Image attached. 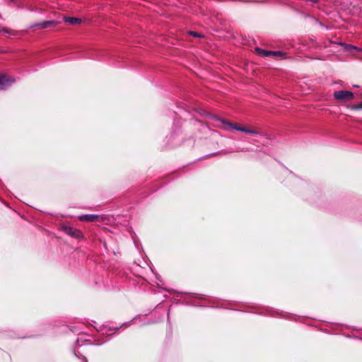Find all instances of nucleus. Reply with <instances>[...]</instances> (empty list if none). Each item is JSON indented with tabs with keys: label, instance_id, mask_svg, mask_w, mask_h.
Instances as JSON below:
<instances>
[{
	"label": "nucleus",
	"instance_id": "nucleus-1",
	"mask_svg": "<svg viewBox=\"0 0 362 362\" xmlns=\"http://www.w3.org/2000/svg\"><path fill=\"white\" fill-rule=\"evenodd\" d=\"M212 119L215 122L218 123L216 125L217 127L222 128L224 130H229V129H235V130H237L239 132H245L246 134H252V135L259 134V132L257 131L256 129H250L245 128L244 127H241L237 124L231 123L224 119L220 118L216 116H213Z\"/></svg>",
	"mask_w": 362,
	"mask_h": 362
},
{
	"label": "nucleus",
	"instance_id": "nucleus-2",
	"mask_svg": "<svg viewBox=\"0 0 362 362\" xmlns=\"http://www.w3.org/2000/svg\"><path fill=\"white\" fill-rule=\"evenodd\" d=\"M334 98L339 101H349L354 98V93L347 90H338L334 93Z\"/></svg>",
	"mask_w": 362,
	"mask_h": 362
},
{
	"label": "nucleus",
	"instance_id": "nucleus-3",
	"mask_svg": "<svg viewBox=\"0 0 362 362\" xmlns=\"http://www.w3.org/2000/svg\"><path fill=\"white\" fill-rule=\"evenodd\" d=\"M64 231L69 235H71V236L74 237L78 239L82 238L83 236L82 232L80 230L72 228V227H69V226L64 227Z\"/></svg>",
	"mask_w": 362,
	"mask_h": 362
},
{
	"label": "nucleus",
	"instance_id": "nucleus-4",
	"mask_svg": "<svg viewBox=\"0 0 362 362\" xmlns=\"http://www.w3.org/2000/svg\"><path fill=\"white\" fill-rule=\"evenodd\" d=\"M57 24V22H56L54 21H44V22L39 23L33 24V25H30L29 28L33 29V28H38L40 29H46V28L50 27L51 25H55Z\"/></svg>",
	"mask_w": 362,
	"mask_h": 362
},
{
	"label": "nucleus",
	"instance_id": "nucleus-5",
	"mask_svg": "<svg viewBox=\"0 0 362 362\" xmlns=\"http://www.w3.org/2000/svg\"><path fill=\"white\" fill-rule=\"evenodd\" d=\"M78 220L86 222H94L99 219V216L95 214H84L78 216Z\"/></svg>",
	"mask_w": 362,
	"mask_h": 362
},
{
	"label": "nucleus",
	"instance_id": "nucleus-6",
	"mask_svg": "<svg viewBox=\"0 0 362 362\" xmlns=\"http://www.w3.org/2000/svg\"><path fill=\"white\" fill-rule=\"evenodd\" d=\"M13 81V80L9 79L4 75H0V89L6 88L8 85H10Z\"/></svg>",
	"mask_w": 362,
	"mask_h": 362
},
{
	"label": "nucleus",
	"instance_id": "nucleus-7",
	"mask_svg": "<svg viewBox=\"0 0 362 362\" xmlns=\"http://www.w3.org/2000/svg\"><path fill=\"white\" fill-rule=\"evenodd\" d=\"M64 21L66 23H69L72 25L79 24L81 22V19L75 17H64Z\"/></svg>",
	"mask_w": 362,
	"mask_h": 362
},
{
	"label": "nucleus",
	"instance_id": "nucleus-8",
	"mask_svg": "<svg viewBox=\"0 0 362 362\" xmlns=\"http://www.w3.org/2000/svg\"><path fill=\"white\" fill-rule=\"evenodd\" d=\"M255 51L257 53H258L259 54H260L263 57H271V51L264 50L259 47L255 48Z\"/></svg>",
	"mask_w": 362,
	"mask_h": 362
},
{
	"label": "nucleus",
	"instance_id": "nucleus-9",
	"mask_svg": "<svg viewBox=\"0 0 362 362\" xmlns=\"http://www.w3.org/2000/svg\"><path fill=\"white\" fill-rule=\"evenodd\" d=\"M285 53L281 51H271V57H283Z\"/></svg>",
	"mask_w": 362,
	"mask_h": 362
},
{
	"label": "nucleus",
	"instance_id": "nucleus-10",
	"mask_svg": "<svg viewBox=\"0 0 362 362\" xmlns=\"http://www.w3.org/2000/svg\"><path fill=\"white\" fill-rule=\"evenodd\" d=\"M5 33H7V34H9V35H13L14 31H13L11 29H8V28H4L2 30Z\"/></svg>",
	"mask_w": 362,
	"mask_h": 362
},
{
	"label": "nucleus",
	"instance_id": "nucleus-11",
	"mask_svg": "<svg viewBox=\"0 0 362 362\" xmlns=\"http://www.w3.org/2000/svg\"><path fill=\"white\" fill-rule=\"evenodd\" d=\"M345 49L346 50H350L351 49H358V48L356 47H354V46H352V45H345Z\"/></svg>",
	"mask_w": 362,
	"mask_h": 362
},
{
	"label": "nucleus",
	"instance_id": "nucleus-12",
	"mask_svg": "<svg viewBox=\"0 0 362 362\" xmlns=\"http://www.w3.org/2000/svg\"><path fill=\"white\" fill-rule=\"evenodd\" d=\"M352 109L354 110H361L362 109V102L358 105H354Z\"/></svg>",
	"mask_w": 362,
	"mask_h": 362
},
{
	"label": "nucleus",
	"instance_id": "nucleus-13",
	"mask_svg": "<svg viewBox=\"0 0 362 362\" xmlns=\"http://www.w3.org/2000/svg\"><path fill=\"white\" fill-rule=\"evenodd\" d=\"M189 34H190L191 35L194 36V37H200V36H201L199 33H196V32H194V31H191V32H189Z\"/></svg>",
	"mask_w": 362,
	"mask_h": 362
},
{
	"label": "nucleus",
	"instance_id": "nucleus-14",
	"mask_svg": "<svg viewBox=\"0 0 362 362\" xmlns=\"http://www.w3.org/2000/svg\"><path fill=\"white\" fill-rule=\"evenodd\" d=\"M84 361H85V362H87V359L86 358H84Z\"/></svg>",
	"mask_w": 362,
	"mask_h": 362
}]
</instances>
